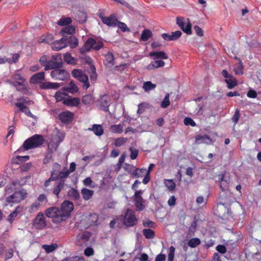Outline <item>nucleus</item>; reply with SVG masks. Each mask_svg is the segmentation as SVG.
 I'll return each instance as SVG.
<instances>
[{"mask_svg":"<svg viewBox=\"0 0 261 261\" xmlns=\"http://www.w3.org/2000/svg\"><path fill=\"white\" fill-rule=\"evenodd\" d=\"M44 139L42 135L35 134L24 141L22 145L16 151L18 153L22 151L28 150L42 145Z\"/></svg>","mask_w":261,"mask_h":261,"instance_id":"obj_1","label":"nucleus"},{"mask_svg":"<svg viewBox=\"0 0 261 261\" xmlns=\"http://www.w3.org/2000/svg\"><path fill=\"white\" fill-rule=\"evenodd\" d=\"M50 76L54 80L64 81L69 75L66 70L60 68L53 69L50 72Z\"/></svg>","mask_w":261,"mask_h":261,"instance_id":"obj_9","label":"nucleus"},{"mask_svg":"<svg viewBox=\"0 0 261 261\" xmlns=\"http://www.w3.org/2000/svg\"><path fill=\"white\" fill-rule=\"evenodd\" d=\"M63 103L69 107H77L80 103V99L78 97L67 98L64 100Z\"/></svg>","mask_w":261,"mask_h":261,"instance_id":"obj_24","label":"nucleus"},{"mask_svg":"<svg viewBox=\"0 0 261 261\" xmlns=\"http://www.w3.org/2000/svg\"><path fill=\"white\" fill-rule=\"evenodd\" d=\"M103 64L107 67H111L115 65L114 56L112 53L109 51L105 56Z\"/></svg>","mask_w":261,"mask_h":261,"instance_id":"obj_22","label":"nucleus"},{"mask_svg":"<svg viewBox=\"0 0 261 261\" xmlns=\"http://www.w3.org/2000/svg\"><path fill=\"white\" fill-rule=\"evenodd\" d=\"M73 113L70 111H64L59 114L58 118L62 122L68 124L73 120Z\"/></svg>","mask_w":261,"mask_h":261,"instance_id":"obj_16","label":"nucleus"},{"mask_svg":"<svg viewBox=\"0 0 261 261\" xmlns=\"http://www.w3.org/2000/svg\"><path fill=\"white\" fill-rule=\"evenodd\" d=\"M23 207L20 205L16 206L15 209L8 215L6 219L7 221L9 222L10 224H12L15 220L18 214L21 213Z\"/></svg>","mask_w":261,"mask_h":261,"instance_id":"obj_20","label":"nucleus"},{"mask_svg":"<svg viewBox=\"0 0 261 261\" xmlns=\"http://www.w3.org/2000/svg\"><path fill=\"white\" fill-rule=\"evenodd\" d=\"M82 102L85 105L90 106L94 103L95 98L91 94H87L82 97Z\"/></svg>","mask_w":261,"mask_h":261,"instance_id":"obj_31","label":"nucleus"},{"mask_svg":"<svg viewBox=\"0 0 261 261\" xmlns=\"http://www.w3.org/2000/svg\"><path fill=\"white\" fill-rule=\"evenodd\" d=\"M111 99L108 95L105 94L100 97L97 101V106L100 109L108 112L110 105Z\"/></svg>","mask_w":261,"mask_h":261,"instance_id":"obj_12","label":"nucleus"},{"mask_svg":"<svg viewBox=\"0 0 261 261\" xmlns=\"http://www.w3.org/2000/svg\"><path fill=\"white\" fill-rule=\"evenodd\" d=\"M143 191H136L134 195V202L135 206L139 211H142L144 208V200L142 197Z\"/></svg>","mask_w":261,"mask_h":261,"instance_id":"obj_15","label":"nucleus"},{"mask_svg":"<svg viewBox=\"0 0 261 261\" xmlns=\"http://www.w3.org/2000/svg\"><path fill=\"white\" fill-rule=\"evenodd\" d=\"M67 195L70 199L74 200H78L80 198V195L79 191L74 188H71L67 192Z\"/></svg>","mask_w":261,"mask_h":261,"instance_id":"obj_32","label":"nucleus"},{"mask_svg":"<svg viewBox=\"0 0 261 261\" xmlns=\"http://www.w3.org/2000/svg\"><path fill=\"white\" fill-rule=\"evenodd\" d=\"M68 45V41L67 38L62 37L58 40L54 41L51 44V47L53 50L59 51Z\"/></svg>","mask_w":261,"mask_h":261,"instance_id":"obj_14","label":"nucleus"},{"mask_svg":"<svg viewBox=\"0 0 261 261\" xmlns=\"http://www.w3.org/2000/svg\"><path fill=\"white\" fill-rule=\"evenodd\" d=\"M91 237V233L88 231H85L79 234L76 237L77 241H82L83 242H87Z\"/></svg>","mask_w":261,"mask_h":261,"instance_id":"obj_35","label":"nucleus"},{"mask_svg":"<svg viewBox=\"0 0 261 261\" xmlns=\"http://www.w3.org/2000/svg\"><path fill=\"white\" fill-rule=\"evenodd\" d=\"M116 26L120 28L121 30L123 32L129 31V28L124 22H120L118 20Z\"/></svg>","mask_w":261,"mask_h":261,"instance_id":"obj_57","label":"nucleus"},{"mask_svg":"<svg viewBox=\"0 0 261 261\" xmlns=\"http://www.w3.org/2000/svg\"><path fill=\"white\" fill-rule=\"evenodd\" d=\"M137 221L135 212L130 209H128L124 218V224L127 227H132L136 224Z\"/></svg>","mask_w":261,"mask_h":261,"instance_id":"obj_10","label":"nucleus"},{"mask_svg":"<svg viewBox=\"0 0 261 261\" xmlns=\"http://www.w3.org/2000/svg\"><path fill=\"white\" fill-rule=\"evenodd\" d=\"M156 86L155 84L152 83L150 81H147L143 83L142 88L145 91L148 92L155 89Z\"/></svg>","mask_w":261,"mask_h":261,"instance_id":"obj_42","label":"nucleus"},{"mask_svg":"<svg viewBox=\"0 0 261 261\" xmlns=\"http://www.w3.org/2000/svg\"><path fill=\"white\" fill-rule=\"evenodd\" d=\"M217 211L219 216H223L225 213H228V208L223 203H219L217 206Z\"/></svg>","mask_w":261,"mask_h":261,"instance_id":"obj_43","label":"nucleus"},{"mask_svg":"<svg viewBox=\"0 0 261 261\" xmlns=\"http://www.w3.org/2000/svg\"><path fill=\"white\" fill-rule=\"evenodd\" d=\"M152 32L149 30H144L142 31L141 39L143 41H147L151 36Z\"/></svg>","mask_w":261,"mask_h":261,"instance_id":"obj_48","label":"nucleus"},{"mask_svg":"<svg viewBox=\"0 0 261 261\" xmlns=\"http://www.w3.org/2000/svg\"><path fill=\"white\" fill-rule=\"evenodd\" d=\"M81 193L83 199L85 200H88L92 197L94 194V191L84 188L81 190Z\"/></svg>","mask_w":261,"mask_h":261,"instance_id":"obj_33","label":"nucleus"},{"mask_svg":"<svg viewBox=\"0 0 261 261\" xmlns=\"http://www.w3.org/2000/svg\"><path fill=\"white\" fill-rule=\"evenodd\" d=\"M149 56L152 58L153 60L167 59L168 58V55L163 51L150 52Z\"/></svg>","mask_w":261,"mask_h":261,"instance_id":"obj_26","label":"nucleus"},{"mask_svg":"<svg viewBox=\"0 0 261 261\" xmlns=\"http://www.w3.org/2000/svg\"><path fill=\"white\" fill-rule=\"evenodd\" d=\"M184 124L188 126L190 125L191 126H195L196 123L195 121L190 117H187L184 119Z\"/></svg>","mask_w":261,"mask_h":261,"instance_id":"obj_58","label":"nucleus"},{"mask_svg":"<svg viewBox=\"0 0 261 261\" xmlns=\"http://www.w3.org/2000/svg\"><path fill=\"white\" fill-rule=\"evenodd\" d=\"M62 212H61L60 208L52 206L48 208L45 212V214L46 217L51 218L53 223L59 224L65 220L62 217Z\"/></svg>","mask_w":261,"mask_h":261,"instance_id":"obj_2","label":"nucleus"},{"mask_svg":"<svg viewBox=\"0 0 261 261\" xmlns=\"http://www.w3.org/2000/svg\"><path fill=\"white\" fill-rule=\"evenodd\" d=\"M170 102L169 100V95L167 94L163 100L162 101L161 104V107L162 108H166L170 105Z\"/></svg>","mask_w":261,"mask_h":261,"instance_id":"obj_55","label":"nucleus"},{"mask_svg":"<svg viewBox=\"0 0 261 261\" xmlns=\"http://www.w3.org/2000/svg\"><path fill=\"white\" fill-rule=\"evenodd\" d=\"M124 169L125 171H127L133 177H134V173H135L137 170V168L135 166L133 165L125 163Z\"/></svg>","mask_w":261,"mask_h":261,"instance_id":"obj_41","label":"nucleus"},{"mask_svg":"<svg viewBox=\"0 0 261 261\" xmlns=\"http://www.w3.org/2000/svg\"><path fill=\"white\" fill-rule=\"evenodd\" d=\"M33 225L37 229H42L45 227L46 223L42 212H39L33 220Z\"/></svg>","mask_w":261,"mask_h":261,"instance_id":"obj_11","label":"nucleus"},{"mask_svg":"<svg viewBox=\"0 0 261 261\" xmlns=\"http://www.w3.org/2000/svg\"><path fill=\"white\" fill-rule=\"evenodd\" d=\"M103 43L100 40L93 38H88L85 43L84 46L81 48V53L83 54L89 51L91 49L99 50L103 47Z\"/></svg>","mask_w":261,"mask_h":261,"instance_id":"obj_3","label":"nucleus"},{"mask_svg":"<svg viewBox=\"0 0 261 261\" xmlns=\"http://www.w3.org/2000/svg\"><path fill=\"white\" fill-rule=\"evenodd\" d=\"M146 169L145 168H138L134 173V177L139 178L143 177L146 174Z\"/></svg>","mask_w":261,"mask_h":261,"instance_id":"obj_53","label":"nucleus"},{"mask_svg":"<svg viewBox=\"0 0 261 261\" xmlns=\"http://www.w3.org/2000/svg\"><path fill=\"white\" fill-rule=\"evenodd\" d=\"M29 156L28 155L20 156L17 155L15 158H14L11 160V163L14 164H19L22 162H25L28 160Z\"/></svg>","mask_w":261,"mask_h":261,"instance_id":"obj_36","label":"nucleus"},{"mask_svg":"<svg viewBox=\"0 0 261 261\" xmlns=\"http://www.w3.org/2000/svg\"><path fill=\"white\" fill-rule=\"evenodd\" d=\"M72 75L83 83V88L87 89L90 87L88 76L81 70L74 69L72 71Z\"/></svg>","mask_w":261,"mask_h":261,"instance_id":"obj_5","label":"nucleus"},{"mask_svg":"<svg viewBox=\"0 0 261 261\" xmlns=\"http://www.w3.org/2000/svg\"><path fill=\"white\" fill-rule=\"evenodd\" d=\"M58 246L56 243H53L51 245H43L42 248L45 250L46 253H49L55 250L58 248Z\"/></svg>","mask_w":261,"mask_h":261,"instance_id":"obj_38","label":"nucleus"},{"mask_svg":"<svg viewBox=\"0 0 261 261\" xmlns=\"http://www.w3.org/2000/svg\"><path fill=\"white\" fill-rule=\"evenodd\" d=\"M39 62L40 64L44 67V69L45 70V67L48 65V60H47V58L46 56H42L39 60Z\"/></svg>","mask_w":261,"mask_h":261,"instance_id":"obj_61","label":"nucleus"},{"mask_svg":"<svg viewBox=\"0 0 261 261\" xmlns=\"http://www.w3.org/2000/svg\"><path fill=\"white\" fill-rule=\"evenodd\" d=\"M234 71L236 74L241 75L243 73V66L242 63H240L234 66Z\"/></svg>","mask_w":261,"mask_h":261,"instance_id":"obj_54","label":"nucleus"},{"mask_svg":"<svg viewBox=\"0 0 261 261\" xmlns=\"http://www.w3.org/2000/svg\"><path fill=\"white\" fill-rule=\"evenodd\" d=\"M73 204L72 202L65 200L61 204L60 208L62 212V217L64 218L65 221L67 220L71 215V213L73 210Z\"/></svg>","mask_w":261,"mask_h":261,"instance_id":"obj_7","label":"nucleus"},{"mask_svg":"<svg viewBox=\"0 0 261 261\" xmlns=\"http://www.w3.org/2000/svg\"><path fill=\"white\" fill-rule=\"evenodd\" d=\"M70 174L69 172L67 170L66 168L64 167L57 174L58 180H63L65 181V179Z\"/></svg>","mask_w":261,"mask_h":261,"instance_id":"obj_40","label":"nucleus"},{"mask_svg":"<svg viewBox=\"0 0 261 261\" xmlns=\"http://www.w3.org/2000/svg\"><path fill=\"white\" fill-rule=\"evenodd\" d=\"M89 130L93 131L95 135L100 136L103 134V129L100 124H93L92 127L88 129Z\"/></svg>","mask_w":261,"mask_h":261,"instance_id":"obj_29","label":"nucleus"},{"mask_svg":"<svg viewBox=\"0 0 261 261\" xmlns=\"http://www.w3.org/2000/svg\"><path fill=\"white\" fill-rule=\"evenodd\" d=\"M65 185V181L63 180H58L55 182L52 192L57 198H59V194L64 188Z\"/></svg>","mask_w":261,"mask_h":261,"instance_id":"obj_18","label":"nucleus"},{"mask_svg":"<svg viewBox=\"0 0 261 261\" xmlns=\"http://www.w3.org/2000/svg\"><path fill=\"white\" fill-rule=\"evenodd\" d=\"M175 250V248L172 246L169 248V251L168 256V261H173V259L174 257Z\"/></svg>","mask_w":261,"mask_h":261,"instance_id":"obj_60","label":"nucleus"},{"mask_svg":"<svg viewBox=\"0 0 261 261\" xmlns=\"http://www.w3.org/2000/svg\"><path fill=\"white\" fill-rule=\"evenodd\" d=\"M44 72L41 71L34 74L30 79L32 84H41L45 80Z\"/></svg>","mask_w":261,"mask_h":261,"instance_id":"obj_21","label":"nucleus"},{"mask_svg":"<svg viewBox=\"0 0 261 261\" xmlns=\"http://www.w3.org/2000/svg\"><path fill=\"white\" fill-rule=\"evenodd\" d=\"M52 160V152H48L46 153L45 158L43 159V164H47L49 163Z\"/></svg>","mask_w":261,"mask_h":261,"instance_id":"obj_62","label":"nucleus"},{"mask_svg":"<svg viewBox=\"0 0 261 261\" xmlns=\"http://www.w3.org/2000/svg\"><path fill=\"white\" fill-rule=\"evenodd\" d=\"M87 16L86 12L84 11H79L75 16V19L81 23L86 21Z\"/></svg>","mask_w":261,"mask_h":261,"instance_id":"obj_28","label":"nucleus"},{"mask_svg":"<svg viewBox=\"0 0 261 261\" xmlns=\"http://www.w3.org/2000/svg\"><path fill=\"white\" fill-rule=\"evenodd\" d=\"M130 154V158L132 160H135L136 159L138 155V150L136 149V148H134L132 147H130L129 149Z\"/></svg>","mask_w":261,"mask_h":261,"instance_id":"obj_59","label":"nucleus"},{"mask_svg":"<svg viewBox=\"0 0 261 261\" xmlns=\"http://www.w3.org/2000/svg\"><path fill=\"white\" fill-rule=\"evenodd\" d=\"M102 23L110 27H115L117 25L118 19L114 14H111L109 17L103 18Z\"/></svg>","mask_w":261,"mask_h":261,"instance_id":"obj_19","label":"nucleus"},{"mask_svg":"<svg viewBox=\"0 0 261 261\" xmlns=\"http://www.w3.org/2000/svg\"><path fill=\"white\" fill-rule=\"evenodd\" d=\"M72 22V20L70 17H66L61 19L59 22L58 24L61 26L68 25Z\"/></svg>","mask_w":261,"mask_h":261,"instance_id":"obj_56","label":"nucleus"},{"mask_svg":"<svg viewBox=\"0 0 261 261\" xmlns=\"http://www.w3.org/2000/svg\"><path fill=\"white\" fill-rule=\"evenodd\" d=\"M64 90L66 91L73 93L77 92L79 89L75 84L71 82L67 87L64 88Z\"/></svg>","mask_w":261,"mask_h":261,"instance_id":"obj_47","label":"nucleus"},{"mask_svg":"<svg viewBox=\"0 0 261 261\" xmlns=\"http://www.w3.org/2000/svg\"><path fill=\"white\" fill-rule=\"evenodd\" d=\"M65 96L66 94L64 92L59 91L56 93L55 97L56 98L57 101H63L65 99L67 98L65 97Z\"/></svg>","mask_w":261,"mask_h":261,"instance_id":"obj_52","label":"nucleus"},{"mask_svg":"<svg viewBox=\"0 0 261 261\" xmlns=\"http://www.w3.org/2000/svg\"><path fill=\"white\" fill-rule=\"evenodd\" d=\"M224 175L225 174L224 173L219 174L218 175L217 180V181L219 184L220 188L223 191L227 190L228 188V183L224 179Z\"/></svg>","mask_w":261,"mask_h":261,"instance_id":"obj_25","label":"nucleus"},{"mask_svg":"<svg viewBox=\"0 0 261 261\" xmlns=\"http://www.w3.org/2000/svg\"><path fill=\"white\" fill-rule=\"evenodd\" d=\"M240 116V112L238 109H237L235 111L234 115L232 116V120L234 122L235 125L238 123Z\"/></svg>","mask_w":261,"mask_h":261,"instance_id":"obj_63","label":"nucleus"},{"mask_svg":"<svg viewBox=\"0 0 261 261\" xmlns=\"http://www.w3.org/2000/svg\"><path fill=\"white\" fill-rule=\"evenodd\" d=\"M182 33L180 31L172 32L171 34L163 33L161 36L164 40L167 41H175L179 39Z\"/></svg>","mask_w":261,"mask_h":261,"instance_id":"obj_17","label":"nucleus"},{"mask_svg":"<svg viewBox=\"0 0 261 261\" xmlns=\"http://www.w3.org/2000/svg\"><path fill=\"white\" fill-rule=\"evenodd\" d=\"M143 233L145 237L148 239H152L155 237L154 232L150 228L144 229Z\"/></svg>","mask_w":261,"mask_h":261,"instance_id":"obj_46","label":"nucleus"},{"mask_svg":"<svg viewBox=\"0 0 261 261\" xmlns=\"http://www.w3.org/2000/svg\"><path fill=\"white\" fill-rule=\"evenodd\" d=\"M25 79L19 73L16 72L13 74L11 79L7 82L17 88L18 86H23L25 82Z\"/></svg>","mask_w":261,"mask_h":261,"instance_id":"obj_13","label":"nucleus"},{"mask_svg":"<svg viewBox=\"0 0 261 261\" xmlns=\"http://www.w3.org/2000/svg\"><path fill=\"white\" fill-rule=\"evenodd\" d=\"M16 106L20 108V109L25 113L28 116L32 118H34V116L32 114L29 108L22 103H17Z\"/></svg>","mask_w":261,"mask_h":261,"instance_id":"obj_44","label":"nucleus"},{"mask_svg":"<svg viewBox=\"0 0 261 261\" xmlns=\"http://www.w3.org/2000/svg\"><path fill=\"white\" fill-rule=\"evenodd\" d=\"M64 61L68 64L75 65L76 64L77 60L71 56V54L67 53L64 56Z\"/></svg>","mask_w":261,"mask_h":261,"instance_id":"obj_37","label":"nucleus"},{"mask_svg":"<svg viewBox=\"0 0 261 261\" xmlns=\"http://www.w3.org/2000/svg\"><path fill=\"white\" fill-rule=\"evenodd\" d=\"M59 84L49 82H44L40 84V88L42 89H56L59 87Z\"/></svg>","mask_w":261,"mask_h":261,"instance_id":"obj_27","label":"nucleus"},{"mask_svg":"<svg viewBox=\"0 0 261 261\" xmlns=\"http://www.w3.org/2000/svg\"><path fill=\"white\" fill-rule=\"evenodd\" d=\"M40 204L39 202L35 201L31 205L30 208V212L31 213H33L37 211L40 207Z\"/></svg>","mask_w":261,"mask_h":261,"instance_id":"obj_64","label":"nucleus"},{"mask_svg":"<svg viewBox=\"0 0 261 261\" xmlns=\"http://www.w3.org/2000/svg\"><path fill=\"white\" fill-rule=\"evenodd\" d=\"M165 65V62L161 60H155L152 62L147 66V69L148 70H152L155 68L163 67Z\"/></svg>","mask_w":261,"mask_h":261,"instance_id":"obj_30","label":"nucleus"},{"mask_svg":"<svg viewBox=\"0 0 261 261\" xmlns=\"http://www.w3.org/2000/svg\"><path fill=\"white\" fill-rule=\"evenodd\" d=\"M127 140L126 138L120 137L115 139L114 145L116 147H120L124 144Z\"/></svg>","mask_w":261,"mask_h":261,"instance_id":"obj_50","label":"nucleus"},{"mask_svg":"<svg viewBox=\"0 0 261 261\" xmlns=\"http://www.w3.org/2000/svg\"><path fill=\"white\" fill-rule=\"evenodd\" d=\"M176 24L187 35L192 34V26L189 19H185L184 17H177L176 18Z\"/></svg>","mask_w":261,"mask_h":261,"instance_id":"obj_6","label":"nucleus"},{"mask_svg":"<svg viewBox=\"0 0 261 261\" xmlns=\"http://www.w3.org/2000/svg\"><path fill=\"white\" fill-rule=\"evenodd\" d=\"M63 66V60L61 54H58L51 57L48 60V65L45 67V70L61 68Z\"/></svg>","mask_w":261,"mask_h":261,"instance_id":"obj_4","label":"nucleus"},{"mask_svg":"<svg viewBox=\"0 0 261 261\" xmlns=\"http://www.w3.org/2000/svg\"><path fill=\"white\" fill-rule=\"evenodd\" d=\"M27 195V193L24 190L15 192L12 195L7 197L6 200L9 203H19L24 200Z\"/></svg>","mask_w":261,"mask_h":261,"instance_id":"obj_8","label":"nucleus"},{"mask_svg":"<svg viewBox=\"0 0 261 261\" xmlns=\"http://www.w3.org/2000/svg\"><path fill=\"white\" fill-rule=\"evenodd\" d=\"M199 239L195 238L190 239L188 242V245L191 248H195L200 244Z\"/></svg>","mask_w":261,"mask_h":261,"instance_id":"obj_49","label":"nucleus"},{"mask_svg":"<svg viewBox=\"0 0 261 261\" xmlns=\"http://www.w3.org/2000/svg\"><path fill=\"white\" fill-rule=\"evenodd\" d=\"M68 44H70V47L72 48L76 47L78 45V40L74 37L70 36L67 38Z\"/></svg>","mask_w":261,"mask_h":261,"instance_id":"obj_51","label":"nucleus"},{"mask_svg":"<svg viewBox=\"0 0 261 261\" xmlns=\"http://www.w3.org/2000/svg\"><path fill=\"white\" fill-rule=\"evenodd\" d=\"M164 183L169 191H173L175 188V184L172 179H164Z\"/></svg>","mask_w":261,"mask_h":261,"instance_id":"obj_45","label":"nucleus"},{"mask_svg":"<svg viewBox=\"0 0 261 261\" xmlns=\"http://www.w3.org/2000/svg\"><path fill=\"white\" fill-rule=\"evenodd\" d=\"M225 82L227 83V88L229 89L233 88L237 85V81L232 75L225 79Z\"/></svg>","mask_w":261,"mask_h":261,"instance_id":"obj_39","label":"nucleus"},{"mask_svg":"<svg viewBox=\"0 0 261 261\" xmlns=\"http://www.w3.org/2000/svg\"><path fill=\"white\" fill-rule=\"evenodd\" d=\"M212 139L206 135H198L195 138V142L197 144H211L212 143Z\"/></svg>","mask_w":261,"mask_h":261,"instance_id":"obj_23","label":"nucleus"},{"mask_svg":"<svg viewBox=\"0 0 261 261\" xmlns=\"http://www.w3.org/2000/svg\"><path fill=\"white\" fill-rule=\"evenodd\" d=\"M110 130L112 133L121 134L123 130V124H113L110 126Z\"/></svg>","mask_w":261,"mask_h":261,"instance_id":"obj_34","label":"nucleus"}]
</instances>
